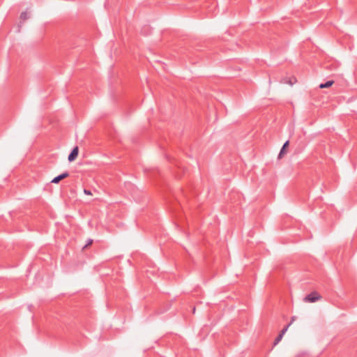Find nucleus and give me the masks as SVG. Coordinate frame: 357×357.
Masks as SVG:
<instances>
[{"instance_id": "f257e3e1", "label": "nucleus", "mask_w": 357, "mask_h": 357, "mask_svg": "<svg viewBox=\"0 0 357 357\" xmlns=\"http://www.w3.org/2000/svg\"><path fill=\"white\" fill-rule=\"evenodd\" d=\"M321 296L317 291H312L304 298V301L309 303H314L319 301Z\"/></svg>"}, {"instance_id": "f03ea898", "label": "nucleus", "mask_w": 357, "mask_h": 357, "mask_svg": "<svg viewBox=\"0 0 357 357\" xmlns=\"http://www.w3.org/2000/svg\"><path fill=\"white\" fill-rule=\"evenodd\" d=\"M78 153H79V148H78V146H75L68 155V161L69 162L74 161L77 158Z\"/></svg>"}, {"instance_id": "7ed1b4c3", "label": "nucleus", "mask_w": 357, "mask_h": 357, "mask_svg": "<svg viewBox=\"0 0 357 357\" xmlns=\"http://www.w3.org/2000/svg\"><path fill=\"white\" fill-rule=\"evenodd\" d=\"M69 173L68 172H65L62 173L61 174L54 177L51 183H59L61 180L68 177Z\"/></svg>"}, {"instance_id": "20e7f679", "label": "nucleus", "mask_w": 357, "mask_h": 357, "mask_svg": "<svg viewBox=\"0 0 357 357\" xmlns=\"http://www.w3.org/2000/svg\"><path fill=\"white\" fill-rule=\"evenodd\" d=\"M289 144V142L288 140L284 142V144H283V146L279 153L278 158H282L283 155L286 153L285 150L288 147Z\"/></svg>"}, {"instance_id": "39448f33", "label": "nucleus", "mask_w": 357, "mask_h": 357, "mask_svg": "<svg viewBox=\"0 0 357 357\" xmlns=\"http://www.w3.org/2000/svg\"><path fill=\"white\" fill-rule=\"evenodd\" d=\"M333 84H334V81L333 80H328V81H327L325 83L320 84L319 86L320 89L329 88Z\"/></svg>"}, {"instance_id": "423d86ee", "label": "nucleus", "mask_w": 357, "mask_h": 357, "mask_svg": "<svg viewBox=\"0 0 357 357\" xmlns=\"http://www.w3.org/2000/svg\"><path fill=\"white\" fill-rule=\"evenodd\" d=\"M296 78L291 77V78H284L283 79L281 82L284 84H289V85L292 86L296 82Z\"/></svg>"}, {"instance_id": "0eeeda50", "label": "nucleus", "mask_w": 357, "mask_h": 357, "mask_svg": "<svg viewBox=\"0 0 357 357\" xmlns=\"http://www.w3.org/2000/svg\"><path fill=\"white\" fill-rule=\"evenodd\" d=\"M282 337L283 336L279 334L274 340V345L278 344L281 341Z\"/></svg>"}, {"instance_id": "6e6552de", "label": "nucleus", "mask_w": 357, "mask_h": 357, "mask_svg": "<svg viewBox=\"0 0 357 357\" xmlns=\"http://www.w3.org/2000/svg\"><path fill=\"white\" fill-rule=\"evenodd\" d=\"M29 17L28 14L26 12H22L20 15V19L22 20H26Z\"/></svg>"}, {"instance_id": "1a4fd4ad", "label": "nucleus", "mask_w": 357, "mask_h": 357, "mask_svg": "<svg viewBox=\"0 0 357 357\" xmlns=\"http://www.w3.org/2000/svg\"><path fill=\"white\" fill-rule=\"evenodd\" d=\"M291 325V323H289V324H287L281 331L280 333H279L280 335H282V336H284V335L285 334V333L287 332L288 328L289 327V326Z\"/></svg>"}, {"instance_id": "9d476101", "label": "nucleus", "mask_w": 357, "mask_h": 357, "mask_svg": "<svg viewBox=\"0 0 357 357\" xmlns=\"http://www.w3.org/2000/svg\"><path fill=\"white\" fill-rule=\"evenodd\" d=\"M291 325V323H289V324H287L281 331L280 333H279L280 335H282V336H284V335L285 334V333L287 332L288 328L289 327V326Z\"/></svg>"}, {"instance_id": "9b49d317", "label": "nucleus", "mask_w": 357, "mask_h": 357, "mask_svg": "<svg viewBox=\"0 0 357 357\" xmlns=\"http://www.w3.org/2000/svg\"><path fill=\"white\" fill-rule=\"evenodd\" d=\"M93 239H91V238H89L86 241V245L83 247V250L86 249L87 247H89V245H91L92 243H93Z\"/></svg>"}, {"instance_id": "f8f14e48", "label": "nucleus", "mask_w": 357, "mask_h": 357, "mask_svg": "<svg viewBox=\"0 0 357 357\" xmlns=\"http://www.w3.org/2000/svg\"><path fill=\"white\" fill-rule=\"evenodd\" d=\"M84 193L85 195H92V193H91V190H87V189H84Z\"/></svg>"}, {"instance_id": "ddd939ff", "label": "nucleus", "mask_w": 357, "mask_h": 357, "mask_svg": "<svg viewBox=\"0 0 357 357\" xmlns=\"http://www.w3.org/2000/svg\"><path fill=\"white\" fill-rule=\"evenodd\" d=\"M294 319H295V317H293L291 318V321H290L291 324L293 323V321H294Z\"/></svg>"}]
</instances>
